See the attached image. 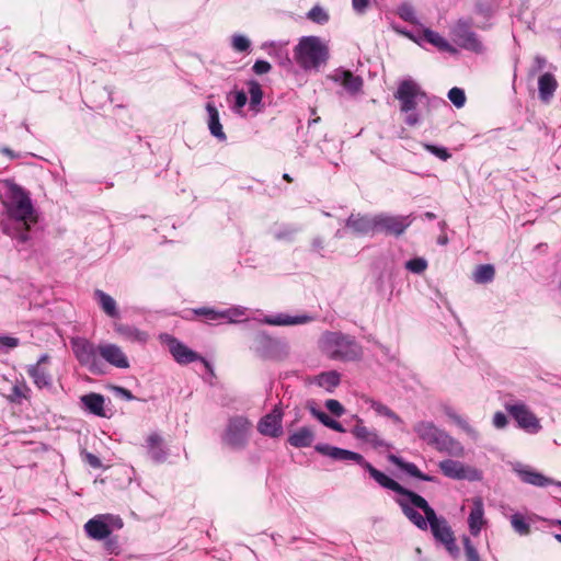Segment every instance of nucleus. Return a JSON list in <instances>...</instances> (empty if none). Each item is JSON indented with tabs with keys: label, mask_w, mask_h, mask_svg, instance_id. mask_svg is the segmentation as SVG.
Masks as SVG:
<instances>
[{
	"label": "nucleus",
	"mask_w": 561,
	"mask_h": 561,
	"mask_svg": "<svg viewBox=\"0 0 561 561\" xmlns=\"http://www.w3.org/2000/svg\"><path fill=\"white\" fill-rule=\"evenodd\" d=\"M314 449L324 456H328L334 460H353L359 466H362L365 470L368 471L369 476L382 488L391 490L400 495L407 496L410 502L415 505L417 500L422 496L409 489L403 488L400 483L389 478L387 474L376 469L371 463L366 461L364 457L355 451H351L347 449H343L335 446H330L325 444H319L314 447Z\"/></svg>",
	"instance_id": "nucleus-1"
},
{
	"label": "nucleus",
	"mask_w": 561,
	"mask_h": 561,
	"mask_svg": "<svg viewBox=\"0 0 561 561\" xmlns=\"http://www.w3.org/2000/svg\"><path fill=\"white\" fill-rule=\"evenodd\" d=\"M319 348L332 360L354 362L363 356V348L355 337L339 331H327L319 340Z\"/></svg>",
	"instance_id": "nucleus-2"
},
{
	"label": "nucleus",
	"mask_w": 561,
	"mask_h": 561,
	"mask_svg": "<svg viewBox=\"0 0 561 561\" xmlns=\"http://www.w3.org/2000/svg\"><path fill=\"white\" fill-rule=\"evenodd\" d=\"M9 190V201L3 202L7 215L10 219L20 221L26 226V230L38 220V216L33 206L28 192L14 182H7Z\"/></svg>",
	"instance_id": "nucleus-3"
},
{
	"label": "nucleus",
	"mask_w": 561,
	"mask_h": 561,
	"mask_svg": "<svg viewBox=\"0 0 561 561\" xmlns=\"http://www.w3.org/2000/svg\"><path fill=\"white\" fill-rule=\"evenodd\" d=\"M393 96L399 101L400 112L404 115V123L410 127L417 125L422 121L417 106L427 101V95L421 87L411 79L402 80Z\"/></svg>",
	"instance_id": "nucleus-4"
},
{
	"label": "nucleus",
	"mask_w": 561,
	"mask_h": 561,
	"mask_svg": "<svg viewBox=\"0 0 561 561\" xmlns=\"http://www.w3.org/2000/svg\"><path fill=\"white\" fill-rule=\"evenodd\" d=\"M414 506L422 510L427 516L428 526L435 540L440 542L453 558H457L460 550L456 543L455 534L447 519L443 516H437L434 508L430 506L423 496L417 500V503Z\"/></svg>",
	"instance_id": "nucleus-5"
},
{
	"label": "nucleus",
	"mask_w": 561,
	"mask_h": 561,
	"mask_svg": "<svg viewBox=\"0 0 561 561\" xmlns=\"http://www.w3.org/2000/svg\"><path fill=\"white\" fill-rule=\"evenodd\" d=\"M328 57V47L316 36L301 38L294 49L296 62L306 70L318 68Z\"/></svg>",
	"instance_id": "nucleus-6"
},
{
	"label": "nucleus",
	"mask_w": 561,
	"mask_h": 561,
	"mask_svg": "<svg viewBox=\"0 0 561 561\" xmlns=\"http://www.w3.org/2000/svg\"><path fill=\"white\" fill-rule=\"evenodd\" d=\"M73 354L80 365L87 367L94 375H103L105 373L103 364L99 359V345L88 341L87 339H75L71 341Z\"/></svg>",
	"instance_id": "nucleus-7"
},
{
	"label": "nucleus",
	"mask_w": 561,
	"mask_h": 561,
	"mask_svg": "<svg viewBox=\"0 0 561 561\" xmlns=\"http://www.w3.org/2000/svg\"><path fill=\"white\" fill-rule=\"evenodd\" d=\"M123 519L118 515L100 514L84 524L88 536L95 540L107 538L113 530L123 528Z\"/></svg>",
	"instance_id": "nucleus-8"
},
{
	"label": "nucleus",
	"mask_w": 561,
	"mask_h": 561,
	"mask_svg": "<svg viewBox=\"0 0 561 561\" xmlns=\"http://www.w3.org/2000/svg\"><path fill=\"white\" fill-rule=\"evenodd\" d=\"M251 423L244 416H234L229 420L224 442L233 448L245 445Z\"/></svg>",
	"instance_id": "nucleus-9"
},
{
	"label": "nucleus",
	"mask_w": 561,
	"mask_h": 561,
	"mask_svg": "<svg viewBox=\"0 0 561 561\" xmlns=\"http://www.w3.org/2000/svg\"><path fill=\"white\" fill-rule=\"evenodd\" d=\"M453 35L455 41L465 49L474 53H482L483 45L479 41L477 34L471 30V22L459 20L453 27Z\"/></svg>",
	"instance_id": "nucleus-10"
},
{
	"label": "nucleus",
	"mask_w": 561,
	"mask_h": 561,
	"mask_svg": "<svg viewBox=\"0 0 561 561\" xmlns=\"http://www.w3.org/2000/svg\"><path fill=\"white\" fill-rule=\"evenodd\" d=\"M438 467L443 474L447 478L455 480L467 479L469 481H478L481 479V472L472 467L465 466L462 462L446 459L438 463Z\"/></svg>",
	"instance_id": "nucleus-11"
},
{
	"label": "nucleus",
	"mask_w": 561,
	"mask_h": 561,
	"mask_svg": "<svg viewBox=\"0 0 561 561\" xmlns=\"http://www.w3.org/2000/svg\"><path fill=\"white\" fill-rule=\"evenodd\" d=\"M508 413L516 420L518 426L529 433H537L540 428V422L537 416L524 403L506 405Z\"/></svg>",
	"instance_id": "nucleus-12"
},
{
	"label": "nucleus",
	"mask_w": 561,
	"mask_h": 561,
	"mask_svg": "<svg viewBox=\"0 0 561 561\" xmlns=\"http://www.w3.org/2000/svg\"><path fill=\"white\" fill-rule=\"evenodd\" d=\"M411 216L377 215L378 233L385 232L387 234L399 237L411 226Z\"/></svg>",
	"instance_id": "nucleus-13"
},
{
	"label": "nucleus",
	"mask_w": 561,
	"mask_h": 561,
	"mask_svg": "<svg viewBox=\"0 0 561 561\" xmlns=\"http://www.w3.org/2000/svg\"><path fill=\"white\" fill-rule=\"evenodd\" d=\"M282 419L283 410L280 405H275L268 414L260 420L257 431L265 436L278 437L283 433Z\"/></svg>",
	"instance_id": "nucleus-14"
},
{
	"label": "nucleus",
	"mask_w": 561,
	"mask_h": 561,
	"mask_svg": "<svg viewBox=\"0 0 561 561\" xmlns=\"http://www.w3.org/2000/svg\"><path fill=\"white\" fill-rule=\"evenodd\" d=\"M49 363V356L43 355L36 364L30 365L26 368L27 375L33 379L35 386L39 389L51 386L53 376L47 367Z\"/></svg>",
	"instance_id": "nucleus-15"
},
{
	"label": "nucleus",
	"mask_w": 561,
	"mask_h": 561,
	"mask_svg": "<svg viewBox=\"0 0 561 561\" xmlns=\"http://www.w3.org/2000/svg\"><path fill=\"white\" fill-rule=\"evenodd\" d=\"M99 354L106 363L116 367L126 369L129 367V360L123 350L113 343H103L99 345Z\"/></svg>",
	"instance_id": "nucleus-16"
},
{
	"label": "nucleus",
	"mask_w": 561,
	"mask_h": 561,
	"mask_svg": "<svg viewBox=\"0 0 561 561\" xmlns=\"http://www.w3.org/2000/svg\"><path fill=\"white\" fill-rule=\"evenodd\" d=\"M346 227L357 234L374 236L378 233L377 215L373 217L351 215Z\"/></svg>",
	"instance_id": "nucleus-17"
},
{
	"label": "nucleus",
	"mask_w": 561,
	"mask_h": 561,
	"mask_svg": "<svg viewBox=\"0 0 561 561\" xmlns=\"http://www.w3.org/2000/svg\"><path fill=\"white\" fill-rule=\"evenodd\" d=\"M168 346L173 358L181 365L190 364L201 358L196 352L188 348L175 337L168 339Z\"/></svg>",
	"instance_id": "nucleus-18"
},
{
	"label": "nucleus",
	"mask_w": 561,
	"mask_h": 561,
	"mask_svg": "<svg viewBox=\"0 0 561 561\" xmlns=\"http://www.w3.org/2000/svg\"><path fill=\"white\" fill-rule=\"evenodd\" d=\"M484 523V507L482 499L474 497L472 500V507L468 518L470 534L477 537Z\"/></svg>",
	"instance_id": "nucleus-19"
},
{
	"label": "nucleus",
	"mask_w": 561,
	"mask_h": 561,
	"mask_svg": "<svg viewBox=\"0 0 561 561\" xmlns=\"http://www.w3.org/2000/svg\"><path fill=\"white\" fill-rule=\"evenodd\" d=\"M558 85V81L553 73H542L538 78V94L540 101L548 104L552 100Z\"/></svg>",
	"instance_id": "nucleus-20"
},
{
	"label": "nucleus",
	"mask_w": 561,
	"mask_h": 561,
	"mask_svg": "<svg viewBox=\"0 0 561 561\" xmlns=\"http://www.w3.org/2000/svg\"><path fill=\"white\" fill-rule=\"evenodd\" d=\"M352 434L357 439L368 443L375 448L385 446L383 439L379 437L377 432L365 426L363 420L360 419H357V422L352 430Z\"/></svg>",
	"instance_id": "nucleus-21"
},
{
	"label": "nucleus",
	"mask_w": 561,
	"mask_h": 561,
	"mask_svg": "<svg viewBox=\"0 0 561 561\" xmlns=\"http://www.w3.org/2000/svg\"><path fill=\"white\" fill-rule=\"evenodd\" d=\"M278 346V341L262 331L255 335V352L263 359L273 358V350Z\"/></svg>",
	"instance_id": "nucleus-22"
},
{
	"label": "nucleus",
	"mask_w": 561,
	"mask_h": 561,
	"mask_svg": "<svg viewBox=\"0 0 561 561\" xmlns=\"http://www.w3.org/2000/svg\"><path fill=\"white\" fill-rule=\"evenodd\" d=\"M434 447L438 451L447 453L450 456L462 457L465 455L463 446L446 432L442 433V435L438 437V442Z\"/></svg>",
	"instance_id": "nucleus-23"
},
{
	"label": "nucleus",
	"mask_w": 561,
	"mask_h": 561,
	"mask_svg": "<svg viewBox=\"0 0 561 561\" xmlns=\"http://www.w3.org/2000/svg\"><path fill=\"white\" fill-rule=\"evenodd\" d=\"M434 447L438 451L447 453L450 456L462 457L465 455L463 446L446 432L442 433V435L438 437V442Z\"/></svg>",
	"instance_id": "nucleus-24"
},
{
	"label": "nucleus",
	"mask_w": 561,
	"mask_h": 561,
	"mask_svg": "<svg viewBox=\"0 0 561 561\" xmlns=\"http://www.w3.org/2000/svg\"><path fill=\"white\" fill-rule=\"evenodd\" d=\"M414 432L421 439L434 447L444 431L437 428L432 422L422 421L414 425Z\"/></svg>",
	"instance_id": "nucleus-25"
},
{
	"label": "nucleus",
	"mask_w": 561,
	"mask_h": 561,
	"mask_svg": "<svg viewBox=\"0 0 561 561\" xmlns=\"http://www.w3.org/2000/svg\"><path fill=\"white\" fill-rule=\"evenodd\" d=\"M312 320V317L302 314V316H296L291 317L288 314H277V316H266L262 322L270 324V325H297V324H305Z\"/></svg>",
	"instance_id": "nucleus-26"
},
{
	"label": "nucleus",
	"mask_w": 561,
	"mask_h": 561,
	"mask_svg": "<svg viewBox=\"0 0 561 561\" xmlns=\"http://www.w3.org/2000/svg\"><path fill=\"white\" fill-rule=\"evenodd\" d=\"M206 111L208 113V128L210 134L219 140H226V134L222 130V125L219 119V112L215 104L208 102L206 104Z\"/></svg>",
	"instance_id": "nucleus-27"
},
{
	"label": "nucleus",
	"mask_w": 561,
	"mask_h": 561,
	"mask_svg": "<svg viewBox=\"0 0 561 561\" xmlns=\"http://www.w3.org/2000/svg\"><path fill=\"white\" fill-rule=\"evenodd\" d=\"M314 433L310 427L304 426L288 437V443L295 448H305L312 445Z\"/></svg>",
	"instance_id": "nucleus-28"
},
{
	"label": "nucleus",
	"mask_w": 561,
	"mask_h": 561,
	"mask_svg": "<svg viewBox=\"0 0 561 561\" xmlns=\"http://www.w3.org/2000/svg\"><path fill=\"white\" fill-rule=\"evenodd\" d=\"M389 460L398 468H400L401 470H403L404 472L414 478H417L423 481H434V477L423 473L413 462L404 461L402 458L396 455H390Z\"/></svg>",
	"instance_id": "nucleus-29"
},
{
	"label": "nucleus",
	"mask_w": 561,
	"mask_h": 561,
	"mask_svg": "<svg viewBox=\"0 0 561 561\" xmlns=\"http://www.w3.org/2000/svg\"><path fill=\"white\" fill-rule=\"evenodd\" d=\"M398 504L400 505L402 513L404 516L419 529L426 530L428 527V519L427 516L424 514L422 516L417 511H415L411 505H409L407 502L399 500Z\"/></svg>",
	"instance_id": "nucleus-30"
},
{
	"label": "nucleus",
	"mask_w": 561,
	"mask_h": 561,
	"mask_svg": "<svg viewBox=\"0 0 561 561\" xmlns=\"http://www.w3.org/2000/svg\"><path fill=\"white\" fill-rule=\"evenodd\" d=\"M84 407L98 416H105L104 412V397L100 393H89L81 398Z\"/></svg>",
	"instance_id": "nucleus-31"
},
{
	"label": "nucleus",
	"mask_w": 561,
	"mask_h": 561,
	"mask_svg": "<svg viewBox=\"0 0 561 561\" xmlns=\"http://www.w3.org/2000/svg\"><path fill=\"white\" fill-rule=\"evenodd\" d=\"M94 296L98 299L101 309L111 318H118L119 313L117 310L116 301L108 294L101 289L94 291Z\"/></svg>",
	"instance_id": "nucleus-32"
},
{
	"label": "nucleus",
	"mask_w": 561,
	"mask_h": 561,
	"mask_svg": "<svg viewBox=\"0 0 561 561\" xmlns=\"http://www.w3.org/2000/svg\"><path fill=\"white\" fill-rule=\"evenodd\" d=\"M115 332L130 341L136 342H146L148 339V335L146 332L138 330L137 328L126 325L123 323H115L114 324Z\"/></svg>",
	"instance_id": "nucleus-33"
},
{
	"label": "nucleus",
	"mask_w": 561,
	"mask_h": 561,
	"mask_svg": "<svg viewBox=\"0 0 561 561\" xmlns=\"http://www.w3.org/2000/svg\"><path fill=\"white\" fill-rule=\"evenodd\" d=\"M520 479L528 484H533L536 486H547L550 484H557L552 479L543 476L540 472L533 470H522L519 471Z\"/></svg>",
	"instance_id": "nucleus-34"
},
{
	"label": "nucleus",
	"mask_w": 561,
	"mask_h": 561,
	"mask_svg": "<svg viewBox=\"0 0 561 561\" xmlns=\"http://www.w3.org/2000/svg\"><path fill=\"white\" fill-rule=\"evenodd\" d=\"M336 81H340L341 84L351 93H356L360 91L363 87V79L359 76H355L350 70H344L341 73V78H335Z\"/></svg>",
	"instance_id": "nucleus-35"
},
{
	"label": "nucleus",
	"mask_w": 561,
	"mask_h": 561,
	"mask_svg": "<svg viewBox=\"0 0 561 561\" xmlns=\"http://www.w3.org/2000/svg\"><path fill=\"white\" fill-rule=\"evenodd\" d=\"M162 437L157 433H151L147 437V447L152 458L157 461H160L164 457V453L162 450Z\"/></svg>",
	"instance_id": "nucleus-36"
},
{
	"label": "nucleus",
	"mask_w": 561,
	"mask_h": 561,
	"mask_svg": "<svg viewBox=\"0 0 561 561\" xmlns=\"http://www.w3.org/2000/svg\"><path fill=\"white\" fill-rule=\"evenodd\" d=\"M341 381V375L335 370L324 371L318 376V385L325 388L328 391H332L339 386Z\"/></svg>",
	"instance_id": "nucleus-37"
},
{
	"label": "nucleus",
	"mask_w": 561,
	"mask_h": 561,
	"mask_svg": "<svg viewBox=\"0 0 561 561\" xmlns=\"http://www.w3.org/2000/svg\"><path fill=\"white\" fill-rule=\"evenodd\" d=\"M365 401L367 403H369L370 408L373 410H375L376 413H378L379 415H383V416L389 417L390 420H392L393 423H396L398 425L399 424H403V420L396 412H393L391 409H389L383 403L378 402V401L373 400V399H366Z\"/></svg>",
	"instance_id": "nucleus-38"
},
{
	"label": "nucleus",
	"mask_w": 561,
	"mask_h": 561,
	"mask_svg": "<svg viewBox=\"0 0 561 561\" xmlns=\"http://www.w3.org/2000/svg\"><path fill=\"white\" fill-rule=\"evenodd\" d=\"M311 414L318 419L324 426L334 430L336 432L343 433L345 430L343 428L342 424L333 419H331L327 413L323 411L317 410L314 407L309 408Z\"/></svg>",
	"instance_id": "nucleus-39"
},
{
	"label": "nucleus",
	"mask_w": 561,
	"mask_h": 561,
	"mask_svg": "<svg viewBox=\"0 0 561 561\" xmlns=\"http://www.w3.org/2000/svg\"><path fill=\"white\" fill-rule=\"evenodd\" d=\"M495 275L494 266L491 264L479 265L473 274V279L479 284H486L493 280Z\"/></svg>",
	"instance_id": "nucleus-40"
},
{
	"label": "nucleus",
	"mask_w": 561,
	"mask_h": 561,
	"mask_svg": "<svg viewBox=\"0 0 561 561\" xmlns=\"http://www.w3.org/2000/svg\"><path fill=\"white\" fill-rule=\"evenodd\" d=\"M423 37L431 43L432 45L436 46L440 50H453V47L449 45V43L440 36L437 32H434L430 28H425L423 32Z\"/></svg>",
	"instance_id": "nucleus-41"
},
{
	"label": "nucleus",
	"mask_w": 561,
	"mask_h": 561,
	"mask_svg": "<svg viewBox=\"0 0 561 561\" xmlns=\"http://www.w3.org/2000/svg\"><path fill=\"white\" fill-rule=\"evenodd\" d=\"M196 316L205 317L208 321H216L228 317L227 312L217 311L213 308L202 307L193 310Z\"/></svg>",
	"instance_id": "nucleus-42"
},
{
	"label": "nucleus",
	"mask_w": 561,
	"mask_h": 561,
	"mask_svg": "<svg viewBox=\"0 0 561 561\" xmlns=\"http://www.w3.org/2000/svg\"><path fill=\"white\" fill-rule=\"evenodd\" d=\"M511 524L516 533L526 536L530 533V526L520 514H514L511 517Z\"/></svg>",
	"instance_id": "nucleus-43"
},
{
	"label": "nucleus",
	"mask_w": 561,
	"mask_h": 561,
	"mask_svg": "<svg viewBox=\"0 0 561 561\" xmlns=\"http://www.w3.org/2000/svg\"><path fill=\"white\" fill-rule=\"evenodd\" d=\"M249 85V94H250V104L252 107L260 104L263 98V91L261 84L256 81H250Z\"/></svg>",
	"instance_id": "nucleus-44"
},
{
	"label": "nucleus",
	"mask_w": 561,
	"mask_h": 561,
	"mask_svg": "<svg viewBox=\"0 0 561 561\" xmlns=\"http://www.w3.org/2000/svg\"><path fill=\"white\" fill-rule=\"evenodd\" d=\"M405 268L414 274H422L427 268V261L423 257H414L405 263Z\"/></svg>",
	"instance_id": "nucleus-45"
},
{
	"label": "nucleus",
	"mask_w": 561,
	"mask_h": 561,
	"mask_svg": "<svg viewBox=\"0 0 561 561\" xmlns=\"http://www.w3.org/2000/svg\"><path fill=\"white\" fill-rule=\"evenodd\" d=\"M462 543L465 548V556L467 561H481L480 556L470 538L467 536L462 537Z\"/></svg>",
	"instance_id": "nucleus-46"
},
{
	"label": "nucleus",
	"mask_w": 561,
	"mask_h": 561,
	"mask_svg": "<svg viewBox=\"0 0 561 561\" xmlns=\"http://www.w3.org/2000/svg\"><path fill=\"white\" fill-rule=\"evenodd\" d=\"M448 99L458 108L462 107L466 103V95L463 90L457 87L451 88L448 91Z\"/></svg>",
	"instance_id": "nucleus-47"
},
{
	"label": "nucleus",
	"mask_w": 561,
	"mask_h": 561,
	"mask_svg": "<svg viewBox=\"0 0 561 561\" xmlns=\"http://www.w3.org/2000/svg\"><path fill=\"white\" fill-rule=\"evenodd\" d=\"M308 19L318 24H324L329 21V14L320 7H313L308 12Z\"/></svg>",
	"instance_id": "nucleus-48"
},
{
	"label": "nucleus",
	"mask_w": 561,
	"mask_h": 561,
	"mask_svg": "<svg viewBox=\"0 0 561 561\" xmlns=\"http://www.w3.org/2000/svg\"><path fill=\"white\" fill-rule=\"evenodd\" d=\"M398 14L399 16L407 21V22H410V23H415L416 19H415V12H414V9L411 4L409 3H402L399 8H398Z\"/></svg>",
	"instance_id": "nucleus-49"
},
{
	"label": "nucleus",
	"mask_w": 561,
	"mask_h": 561,
	"mask_svg": "<svg viewBox=\"0 0 561 561\" xmlns=\"http://www.w3.org/2000/svg\"><path fill=\"white\" fill-rule=\"evenodd\" d=\"M425 149L443 161H447L451 157V154L448 152V150L444 147H437L434 145H425Z\"/></svg>",
	"instance_id": "nucleus-50"
},
{
	"label": "nucleus",
	"mask_w": 561,
	"mask_h": 561,
	"mask_svg": "<svg viewBox=\"0 0 561 561\" xmlns=\"http://www.w3.org/2000/svg\"><path fill=\"white\" fill-rule=\"evenodd\" d=\"M250 47V41L243 35H236L232 38V48L237 51H245Z\"/></svg>",
	"instance_id": "nucleus-51"
},
{
	"label": "nucleus",
	"mask_w": 561,
	"mask_h": 561,
	"mask_svg": "<svg viewBox=\"0 0 561 561\" xmlns=\"http://www.w3.org/2000/svg\"><path fill=\"white\" fill-rule=\"evenodd\" d=\"M547 65V59L542 56H536L533 60V66L528 70L529 77H535L539 71H541Z\"/></svg>",
	"instance_id": "nucleus-52"
},
{
	"label": "nucleus",
	"mask_w": 561,
	"mask_h": 561,
	"mask_svg": "<svg viewBox=\"0 0 561 561\" xmlns=\"http://www.w3.org/2000/svg\"><path fill=\"white\" fill-rule=\"evenodd\" d=\"M325 408L335 416H341L345 411L343 405L335 399L327 400Z\"/></svg>",
	"instance_id": "nucleus-53"
},
{
	"label": "nucleus",
	"mask_w": 561,
	"mask_h": 561,
	"mask_svg": "<svg viewBox=\"0 0 561 561\" xmlns=\"http://www.w3.org/2000/svg\"><path fill=\"white\" fill-rule=\"evenodd\" d=\"M30 391V388L24 383L22 386H13L12 387V394H11V401H14L15 399L27 398V392Z\"/></svg>",
	"instance_id": "nucleus-54"
},
{
	"label": "nucleus",
	"mask_w": 561,
	"mask_h": 561,
	"mask_svg": "<svg viewBox=\"0 0 561 561\" xmlns=\"http://www.w3.org/2000/svg\"><path fill=\"white\" fill-rule=\"evenodd\" d=\"M253 71L261 76V75H265L267 72H270V70L272 69V66L268 61L266 60H256L253 65Z\"/></svg>",
	"instance_id": "nucleus-55"
},
{
	"label": "nucleus",
	"mask_w": 561,
	"mask_h": 561,
	"mask_svg": "<svg viewBox=\"0 0 561 561\" xmlns=\"http://www.w3.org/2000/svg\"><path fill=\"white\" fill-rule=\"evenodd\" d=\"M20 345V340L13 336H0V350L5 348H15Z\"/></svg>",
	"instance_id": "nucleus-56"
},
{
	"label": "nucleus",
	"mask_w": 561,
	"mask_h": 561,
	"mask_svg": "<svg viewBox=\"0 0 561 561\" xmlns=\"http://www.w3.org/2000/svg\"><path fill=\"white\" fill-rule=\"evenodd\" d=\"M83 460L92 468L99 469L102 467V462L98 456L92 453H84Z\"/></svg>",
	"instance_id": "nucleus-57"
},
{
	"label": "nucleus",
	"mask_w": 561,
	"mask_h": 561,
	"mask_svg": "<svg viewBox=\"0 0 561 561\" xmlns=\"http://www.w3.org/2000/svg\"><path fill=\"white\" fill-rule=\"evenodd\" d=\"M507 424V417L503 412H496L493 416V425L496 428H503Z\"/></svg>",
	"instance_id": "nucleus-58"
},
{
	"label": "nucleus",
	"mask_w": 561,
	"mask_h": 561,
	"mask_svg": "<svg viewBox=\"0 0 561 561\" xmlns=\"http://www.w3.org/2000/svg\"><path fill=\"white\" fill-rule=\"evenodd\" d=\"M353 9L357 13H364L369 7V0H352Z\"/></svg>",
	"instance_id": "nucleus-59"
},
{
	"label": "nucleus",
	"mask_w": 561,
	"mask_h": 561,
	"mask_svg": "<svg viewBox=\"0 0 561 561\" xmlns=\"http://www.w3.org/2000/svg\"><path fill=\"white\" fill-rule=\"evenodd\" d=\"M248 98L243 91H237L234 96V106L242 108L247 104Z\"/></svg>",
	"instance_id": "nucleus-60"
},
{
	"label": "nucleus",
	"mask_w": 561,
	"mask_h": 561,
	"mask_svg": "<svg viewBox=\"0 0 561 561\" xmlns=\"http://www.w3.org/2000/svg\"><path fill=\"white\" fill-rule=\"evenodd\" d=\"M449 416L459 425L461 426L463 430L466 431H471V427L469 426V424L467 423V421H465L461 416L457 415V414H449Z\"/></svg>",
	"instance_id": "nucleus-61"
},
{
	"label": "nucleus",
	"mask_w": 561,
	"mask_h": 561,
	"mask_svg": "<svg viewBox=\"0 0 561 561\" xmlns=\"http://www.w3.org/2000/svg\"><path fill=\"white\" fill-rule=\"evenodd\" d=\"M23 227H24V229H23V231H21V233L19 234L18 238L21 242L24 243L28 240V231L30 230H26V226H23Z\"/></svg>",
	"instance_id": "nucleus-62"
},
{
	"label": "nucleus",
	"mask_w": 561,
	"mask_h": 561,
	"mask_svg": "<svg viewBox=\"0 0 561 561\" xmlns=\"http://www.w3.org/2000/svg\"><path fill=\"white\" fill-rule=\"evenodd\" d=\"M1 152L10 157L11 159L16 157V154L10 148H2Z\"/></svg>",
	"instance_id": "nucleus-63"
},
{
	"label": "nucleus",
	"mask_w": 561,
	"mask_h": 561,
	"mask_svg": "<svg viewBox=\"0 0 561 561\" xmlns=\"http://www.w3.org/2000/svg\"><path fill=\"white\" fill-rule=\"evenodd\" d=\"M199 359L203 362V364L205 365V367L207 368V370H209V371L213 374V369H211L210 364H209L205 358H202V357H201Z\"/></svg>",
	"instance_id": "nucleus-64"
}]
</instances>
